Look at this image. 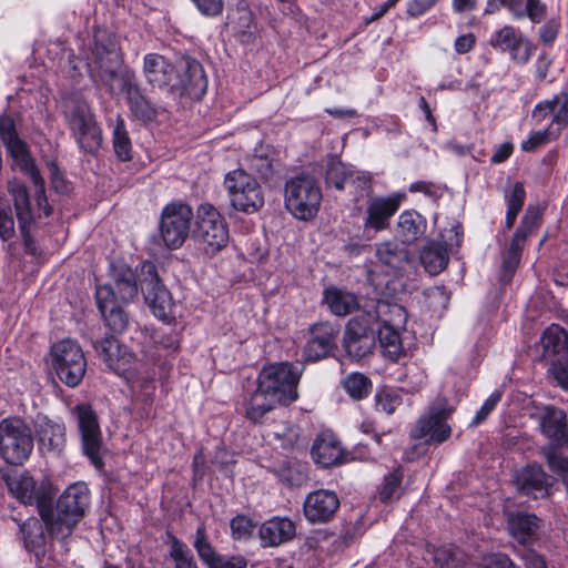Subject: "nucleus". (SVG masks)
<instances>
[{"instance_id":"nucleus-38","label":"nucleus","mask_w":568,"mask_h":568,"mask_svg":"<svg viewBox=\"0 0 568 568\" xmlns=\"http://www.w3.org/2000/svg\"><path fill=\"white\" fill-rule=\"evenodd\" d=\"M193 548L195 549L200 560L205 567H209L214 561L222 557L221 554L214 548L209 539L205 525L197 526L193 540Z\"/></svg>"},{"instance_id":"nucleus-30","label":"nucleus","mask_w":568,"mask_h":568,"mask_svg":"<svg viewBox=\"0 0 568 568\" xmlns=\"http://www.w3.org/2000/svg\"><path fill=\"white\" fill-rule=\"evenodd\" d=\"M312 456L315 463L329 467L342 463L343 449L336 436L331 432L321 433L313 446Z\"/></svg>"},{"instance_id":"nucleus-5","label":"nucleus","mask_w":568,"mask_h":568,"mask_svg":"<svg viewBox=\"0 0 568 568\" xmlns=\"http://www.w3.org/2000/svg\"><path fill=\"white\" fill-rule=\"evenodd\" d=\"M33 449V436L27 423L18 417L0 422V457L10 465H22Z\"/></svg>"},{"instance_id":"nucleus-17","label":"nucleus","mask_w":568,"mask_h":568,"mask_svg":"<svg viewBox=\"0 0 568 568\" xmlns=\"http://www.w3.org/2000/svg\"><path fill=\"white\" fill-rule=\"evenodd\" d=\"M139 283L145 303L149 305L154 316L160 320H166L172 308L171 296L169 291L161 283L153 263L145 262L142 264Z\"/></svg>"},{"instance_id":"nucleus-26","label":"nucleus","mask_w":568,"mask_h":568,"mask_svg":"<svg viewBox=\"0 0 568 568\" xmlns=\"http://www.w3.org/2000/svg\"><path fill=\"white\" fill-rule=\"evenodd\" d=\"M93 346L99 357L111 371L121 374L130 367L133 355L119 343L114 335L103 337L95 342Z\"/></svg>"},{"instance_id":"nucleus-48","label":"nucleus","mask_w":568,"mask_h":568,"mask_svg":"<svg viewBox=\"0 0 568 568\" xmlns=\"http://www.w3.org/2000/svg\"><path fill=\"white\" fill-rule=\"evenodd\" d=\"M248 166L255 171L261 178L270 179L274 172L273 162L263 148L255 149L254 154L247 158Z\"/></svg>"},{"instance_id":"nucleus-13","label":"nucleus","mask_w":568,"mask_h":568,"mask_svg":"<svg viewBox=\"0 0 568 568\" xmlns=\"http://www.w3.org/2000/svg\"><path fill=\"white\" fill-rule=\"evenodd\" d=\"M193 211L183 202H172L164 206L161 214L160 232L164 244L176 250L185 242L190 233Z\"/></svg>"},{"instance_id":"nucleus-46","label":"nucleus","mask_w":568,"mask_h":568,"mask_svg":"<svg viewBox=\"0 0 568 568\" xmlns=\"http://www.w3.org/2000/svg\"><path fill=\"white\" fill-rule=\"evenodd\" d=\"M14 217L10 204L0 197V240L8 242L16 236Z\"/></svg>"},{"instance_id":"nucleus-25","label":"nucleus","mask_w":568,"mask_h":568,"mask_svg":"<svg viewBox=\"0 0 568 568\" xmlns=\"http://www.w3.org/2000/svg\"><path fill=\"white\" fill-rule=\"evenodd\" d=\"M312 338L304 347V357L308 362H317L326 357L336 346L339 327L328 322L315 324L311 328Z\"/></svg>"},{"instance_id":"nucleus-20","label":"nucleus","mask_w":568,"mask_h":568,"mask_svg":"<svg viewBox=\"0 0 568 568\" xmlns=\"http://www.w3.org/2000/svg\"><path fill=\"white\" fill-rule=\"evenodd\" d=\"M450 410L444 404H436L429 407L412 429V436L416 439L427 438L432 442L442 443L450 436V427L446 420Z\"/></svg>"},{"instance_id":"nucleus-40","label":"nucleus","mask_w":568,"mask_h":568,"mask_svg":"<svg viewBox=\"0 0 568 568\" xmlns=\"http://www.w3.org/2000/svg\"><path fill=\"white\" fill-rule=\"evenodd\" d=\"M377 258L392 268H400L407 261V251L395 242L381 243L376 248Z\"/></svg>"},{"instance_id":"nucleus-10","label":"nucleus","mask_w":568,"mask_h":568,"mask_svg":"<svg viewBox=\"0 0 568 568\" xmlns=\"http://www.w3.org/2000/svg\"><path fill=\"white\" fill-rule=\"evenodd\" d=\"M53 368L62 383L75 387L84 377L87 359L80 345L72 339H63L51 348Z\"/></svg>"},{"instance_id":"nucleus-7","label":"nucleus","mask_w":568,"mask_h":568,"mask_svg":"<svg viewBox=\"0 0 568 568\" xmlns=\"http://www.w3.org/2000/svg\"><path fill=\"white\" fill-rule=\"evenodd\" d=\"M194 236L209 256L215 255L229 243L225 219L213 205L204 203L199 206Z\"/></svg>"},{"instance_id":"nucleus-8","label":"nucleus","mask_w":568,"mask_h":568,"mask_svg":"<svg viewBox=\"0 0 568 568\" xmlns=\"http://www.w3.org/2000/svg\"><path fill=\"white\" fill-rule=\"evenodd\" d=\"M322 193L315 180L307 175L291 179L285 186V206L300 220H311L318 212Z\"/></svg>"},{"instance_id":"nucleus-19","label":"nucleus","mask_w":568,"mask_h":568,"mask_svg":"<svg viewBox=\"0 0 568 568\" xmlns=\"http://www.w3.org/2000/svg\"><path fill=\"white\" fill-rule=\"evenodd\" d=\"M489 44L496 50L508 52L511 60L519 64H526L534 50L531 42L511 26L495 31L490 36Z\"/></svg>"},{"instance_id":"nucleus-3","label":"nucleus","mask_w":568,"mask_h":568,"mask_svg":"<svg viewBox=\"0 0 568 568\" xmlns=\"http://www.w3.org/2000/svg\"><path fill=\"white\" fill-rule=\"evenodd\" d=\"M89 505L88 486L84 483H74L59 497L54 508L52 501L44 507L41 518L51 535L65 538L84 517Z\"/></svg>"},{"instance_id":"nucleus-27","label":"nucleus","mask_w":568,"mask_h":568,"mask_svg":"<svg viewBox=\"0 0 568 568\" xmlns=\"http://www.w3.org/2000/svg\"><path fill=\"white\" fill-rule=\"evenodd\" d=\"M296 534V526L287 517H273L265 520L258 529L261 546L278 547L291 541Z\"/></svg>"},{"instance_id":"nucleus-47","label":"nucleus","mask_w":568,"mask_h":568,"mask_svg":"<svg viewBox=\"0 0 568 568\" xmlns=\"http://www.w3.org/2000/svg\"><path fill=\"white\" fill-rule=\"evenodd\" d=\"M377 410L393 414L402 405L403 399L398 392L390 388L378 389L375 394Z\"/></svg>"},{"instance_id":"nucleus-11","label":"nucleus","mask_w":568,"mask_h":568,"mask_svg":"<svg viewBox=\"0 0 568 568\" xmlns=\"http://www.w3.org/2000/svg\"><path fill=\"white\" fill-rule=\"evenodd\" d=\"M65 119L80 152L97 154L102 146L103 134L90 109H69Z\"/></svg>"},{"instance_id":"nucleus-37","label":"nucleus","mask_w":568,"mask_h":568,"mask_svg":"<svg viewBox=\"0 0 568 568\" xmlns=\"http://www.w3.org/2000/svg\"><path fill=\"white\" fill-rule=\"evenodd\" d=\"M377 336L384 356L392 362L397 361L404 351L399 333L393 326L384 323L378 328Z\"/></svg>"},{"instance_id":"nucleus-44","label":"nucleus","mask_w":568,"mask_h":568,"mask_svg":"<svg viewBox=\"0 0 568 568\" xmlns=\"http://www.w3.org/2000/svg\"><path fill=\"white\" fill-rule=\"evenodd\" d=\"M256 525L246 515H236L230 521L231 536L234 540L246 541L252 538Z\"/></svg>"},{"instance_id":"nucleus-62","label":"nucleus","mask_w":568,"mask_h":568,"mask_svg":"<svg viewBox=\"0 0 568 568\" xmlns=\"http://www.w3.org/2000/svg\"><path fill=\"white\" fill-rule=\"evenodd\" d=\"M34 185L37 187L36 201H37L38 210L42 211L44 216H49L51 214V212H52V207L48 203V199L45 196L43 179L41 178V182L40 183H34Z\"/></svg>"},{"instance_id":"nucleus-23","label":"nucleus","mask_w":568,"mask_h":568,"mask_svg":"<svg viewBox=\"0 0 568 568\" xmlns=\"http://www.w3.org/2000/svg\"><path fill=\"white\" fill-rule=\"evenodd\" d=\"M374 333L367 317H354L346 325L343 346L348 356L363 358L368 355L374 346Z\"/></svg>"},{"instance_id":"nucleus-18","label":"nucleus","mask_w":568,"mask_h":568,"mask_svg":"<svg viewBox=\"0 0 568 568\" xmlns=\"http://www.w3.org/2000/svg\"><path fill=\"white\" fill-rule=\"evenodd\" d=\"M405 194L372 196L367 200L364 229L381 232L389 227L390 217L398 211Z\"/></svg>"},{"instance_id":"nucleus-41","label":"nucleus","mask_w":568,"mask_h":568,"mask_svg":"<svg viewBox=\"0 0 568 568\" xmlns=\"http://www.w3.org/2000/svg\"><path fill=\"white\" fill-rule=\"evenodd\" d=\"M353 179L354 172L349 171L344 163L334 158L329 160L325 173V181L328 186L343 190L345 183Z\"/></svg>"},{"instance_id":"nucleus-1","label":"nucleus","mask_w":568,"mask_h":568,"mask_svg":"<svg viewBox=\"0 0 568 568\" xmlns=\"http://www.w3.org/2000/svg\"><path fill=\"white\" fill-rule=\"evenodd\" d=\"M143 73L152 87L169 88L191 102L200 101L207 89L202 64L191 58H182L173 64L161 54L149 53L144 57Z\"/></svg>"},{"instance_id":"nucleus-15","label":"nucleus","mask_w":568,"mask_h":568,"mask_svg":"<svg viewBox=\"0 0 568 568\" xmlns=\"http://www.w3.org/2000/svg\"><path fill=\"white\" fill-rule=\"evenodd\" d=\"M72 414L75 416L78 422L83 453L95 467H102L103 463L101 453L103 444L97 414L88 404H79L74 406Z\"/></svg>"},{"instance_id":"nucleus-51","label":"nucleus","mask_w":568,"mask_h":568,"mask_svg":"<svg viewBox=\"0 0 568 568\" xmlns=\"http://www.w3.org/2000/svg\"><path fill=\"white\" fill-rule=\"evenodd\" d=\"M525 2L526 0H487L485 13L493 14L499 11L500 8H506L515 18H524Z\"/></svg>"},{"instance_id":"nucleus-31","label":"nucleus","mask_w":568,"mask_h":568,"mask_svg":"<svg viewBox=\"0 0 568 568\" xmlns=\"http://www.w3.org/2000/svg\"><path fill=\"white\" fill-rule=\"evenodd\" d=\"M278 404L283 403L257 384L245 405V415L253 423H257Z\"/></svg>"},{"instance_id":"nucleus-60","label":"nucleus","mask_w":568,"mask_h":568,"mask_svg":"<svg viewBox=\"0 0 568 568\" xmlns=\"http://www.w3.org/2000/svg\"><path fill=\"white\" fill-rule=\"evenodd\" d=\"M481 568H518L508 556L495 554L486 557Z\"/></svg>"},{"instance_id":"nucleus-28","label":"nucleus","mask_w":568,"mask_h":568,"mask_svg":"<svg viewBox=\"0 0 568 568\" xmlns=\"http://www.w3.org/2000/svg\"><path fill=\"white\" fill-rule=\"evenodd\" d=\"M539 427L542 434L550 440L548 447H554L555 449L568 447L567 419L562 409L547 407L540 416Z\"/></svg>"},{"instance_id":"nucleus-59","label":"nucleus","mask_w":568,"mask_h":568,"mask_svg":"<svg viewBox=\"0 0 568 568\" xmlns=\"http://www.w3.org/2000/svg\"><path fill=\"white\" fill-rule=\"evenodd\" d=\"M247 559L241 555L231 557H220L219 560L214 561L207 568H246Z\"/></svg>"},{"instance_id":"nucleus-6","label":"nucleus","mask_w":568,"mask_h":568,"mask_svg":"<svg viewBox=\"0 0 568 568\" xmlns=\"http://www.w3.org/2000/svg\"><path fill=\"white\" fill-rule=\"evenodd\" d=\"M302 369L288 362L274 363L264 366L257 375L260 384L266 393L274 394L283 405L291 404L298 398L297 386Z\"/></svg>"},{"instance_id":"nucleus-34","label":"nucleus","mask_w":568,"mask_h":568,"mask_svg":"<svg viewBox=\"0 0 568 568\" xmlns=\"http://www.w3.org/2000/svg\"><path fill=\"white\" fill-rule=\"evenodd\" d=\"M324 301L331 312L337 316H346L358 307V302L354 294L336 287L325 290Z\"/></svg>"},{"instance_id":"nucleus-52","label":"nucleus","mask_w":568,"mask_h":568,"mask_svg":"<svg viewBox=\"0 0 568 568\" xmlns=\"http://www.w3.org/2000/svg\"><path fill=\"white\" fill-rule=\"evenodd\" d=\"M434 561L436 568H466L462 561L460 554L446 547L435 551Z\"/></svg>"},{"instance_id":"nucleus-16","label":"nucleus","mask_w":568,"mask_h":568,"mask_svg":"<svg viewBox=\"0 0 568 568\" xmlns=\"http://www.w3.org/2000/svg\"><path fill=\"white\" fill-rule=\"evenodd\" d=\"M7 191L13 202L24 250L30 254H34L37 247L31 231L36 223V217L31 207L29 191L24 183L16 179L8 181Z\"/></svg>"},{"instance_id":"nucleus-21","label":"nucleus","mask_w":568,"mask_h":568,"mask_svg":"<svg viewBox=\"0 0 568 568\" xmlns=\"http://www.w3.org/2000/svg\"><path fill=\"white\" fill-rule=\"evenodd\" d=\"M339 505V498L334 490L317 489L305 497L303 514L311 524H326L334 518Z\"/></svg>"},{"instance_id":"nucleus-55","label":"nucleus","mask_w":568,"mask_h":568,"mask_svg":"<svg viewBox=\"0 0 568 568\" xmlns=\"http://www.w3.org/2000/svg\"><path fill=\"white\" fill-rule=\"evenodd\" d=\"M500 399H501L500 390H496L493 394H490V396L484 402L480 409L474 416V418L470 423V426L476 427V426L480 425L487 418V416L495 409V407L497 406V404L499 403Z\"/></svg>"},{"instance_id":"nucleus-56","label":"nucleus","mask_w":568,"mask_h":568,"mask_svg":"<svg viewBox=\"0 0 568 568\" xmlns=\"http://www.w3.org/2000/svg\"><path fill=\"white\" fill-rule=\"evenodd\" d=\"M526 192L523 183H515L513 190L505 195V200L508 209L520 211L525 203Z\"/></svg>"},{"instance_id":"nucleus-45","label":"nucleus","mask_w":568,"mask_h":568,"mask_svg":"<svg viewBox=\"0 0 568 568\" xmlns=\"http://www.w3.org/2000/svg\"><path fill=\"white\" fill-rule=\"evenodd\" d=\"M115 88H119L125 94V101L131 106H142L146 103L144 95L141 93V90L135 82L133 71L128 73V81H118Z\"/></svg>"},{"instance_id":"nucleus-36","label":"nucleus","mask_w":568,"mask_h":568,"mask_svg":"<svg viewBox=\"0 0 568 568\" xmlns=\"http://www.w3.org/2000/svg\"><path fill=\"white\" fill-rule=\"evenodd\" d=\"M539 527V519L532 514L516 513L508 517V529L519 541L529 540Z\"/></svg>"},{"instance_id":"nucleus-57","label":"nucleus","mask_w":568,"mask_h":568,"mask_svg":"<svg viewBox=\"0 0 568 568\" xmlns=\"http://www.w3.org/2000/svg\"><path fill=\"white\" fill-rule=\"evenodd\" d=\"M524 12L534 23H539L546 14V6L540 0H526Z\"/></svg>"},{"instance_id":"nucleus-9","label":"nucleus","mask_w":568,"mask_h":568,"mask_svg":"<svg viewBox=\"0 0 568 568\" xmlns=\"http://www.w3.org/2000/svg\"><path fill=\"white\" fill-rule=\"evenodd\" d=\"M231 205L247 214L257 212L264 205V197L257 181L243 169L230 171L224 179Z\"/></svg>"},{"instance_id":"nucleus-12","label":"nucleus","mask_w":568,"mask_h":568,"mask_svg":"<svg viewBox=\"0 0 568 568\" xmlns=\"http://www.w3.org/2000/svg\"><path fill=\"white\" fill-rule=\"evenodd\" d=\"M545 358L556 357L549 368L555 382L568 392V332L559 325H550L542 334Z\"/></svg>"},{"instance_id":"nucleus-2","label":"nucleus","mask_w":568,"mask_h":568,"mask_svg":"<svg viewBox=\"0 0 568 568\" xmlns=\"http://www.w3.org/2000/svg\"><path fill=\"white\" fill-rule=\"evenodd\" d=\"M138 294L134 271L125 264L112 266V282L99 285L95 290L98 308L105 326L114 335L123 334L129 326V316L123 304L131 302Z\"/></svg>"},{"instance_id":"nucleus-14","label":"nucleus","mask_w":568,"mask_h":568,"mask_svg":"<svg viewBox=\"0 0 568 568\" xmlns=\"http://www.w3.org/2000/svg\"><path fill=\"white\" fill-rule=\"evenodd\" d=\"M6 481L10 493L24 505L36 506L40 516L53 501L55 493L47 480L37 483L30 475L21 474L9 476Z\"/></svg>"},{"instance_id":"nucleus-49","label":"nucleus","mask_w":568,"mask_h":568,"mask_svg":"<svg viewBox=\"0 0 568 568\" xmlns=\"http://www.w3.org/2000/svg\"><path fill=\"white\" fill-rule=\"evenodd\" d=\"M402 478L403 474L399 469H395L384 477L379 491V499L382 501L386 503L399 496Z\"/></svg>"},{"instance_id":"nucleus-24","label":"nucleus","mask_w":568,"mask_h":568,"mask_svg":"<svg viewBox=\"0 0 568 568\" xmlns=\"http://www.w3.org/2000/svg\"><path fill=\"white\" fill-rule=\"evenodd\" d=\"M515 481L523 495L535 499L550 496L554 486V478L538 464H531L518 470Z\"/></svg>"},{"instance_id":"nucleus-42","label":"nucleus","mask_w":568,"mask_h":568,"mask_svg":"<svg viewBox=\"0 0 568 568\" xmlns=\"http://www.w3.org/2000/svg\"><path fill=\"white\" fill-rule=\"evenodd\" d=\"M113 149L121 161H130L132 159V145L129 134L125 130L123 120L118 118L116 125L113 130Z\"/></svg>"},{"instance_id":"nucleus-63","label":"nucleus","mask_w":568,"mask_h":568,"mask_svg":"<svg viewBox=\"0 0 568 568\" xmlns=\"http://www.w3.org/2000/svg\"><path fill=\"white\" fill-rule=\"evenodd\" d=\"M559 26V22L556 20L547 21L540 29V40L547 44L554 42V40L557 38Z\"/></svg>"},{"instance_id":"nucleus-54","label":"nucleus","mask_w":568,"mask_h":568,"mask_svg":"<svg viewBox=\"0 0 568 568\" xmlns=\"http://www.w3.org/2000/svg\"><path fill=\"white\" fill-rule=\"evenodd\" d=\"M555 132L549 126L546 130L534 132L529 135V138L521 143V149L525 152H532L541 145L548 143L554 135Z\"/></svg>"},{"instance_id":"nucleus-39","label":"nucleus","mask_w":568,"mask_h":568,"mask_svg":"<svg viewBox=\"0 0 568 568\" xmlns=\"http://www.w3.org/2000/svg\"><path fill=\"white\" fill-rule=\"evenodd\" d=\"M169 558L174 565L173 568H199L194 555L185 542L169 535Z\"/></svg>"},{"instance_id":"nucleus-32","label":"nucleus","mask_w":568,"mask_h":568,"mask_svg":"<svg viewBox=\"0 0 568 568\" xmlns=\"http://www.w3.org/2000/svg\"><path fill=\"white\" fill-rule=\"evenodd\" d=\"M10 155L14 159L20 169L28 174L33 183L41 182V175L31 156L28 145L19 136L3 142Z\"/></svg>"},{"instance_id":"nucleus-64","label":"nucleus","mask_w":568,"mask_h":568,"mask_svg":"<svg viewBox=\"0 0 568 568\" xmlns=\"http://www.w3.org/2000/svg\"><path fill=\"white\" fill-rule=\"evenodd\" d=\"M18 136L16 132L14 121L4 115H0V138L2 142Z\"/></svg>"},{"instance_id":"nucleus-50","label":"nucleus","mask_w":568,"mask_h":568,"mask_svg":"<svg viewBox=\"0 0 568 568\" xmlns=\"http://www.w3.org/2000/svg\"><path fill=\"white\" fill-rule=\"evenodd\" d=\"M423 294L428 307L435 312L445 310L450 300V294L444 286L428 287Z\"/></svg>"},{"instance_id":"nucleus-53","label":"nucleus","mask_w":568,"mask_h":568,"mask_svg":"<svg viewBox=\"0 0 568 568\" xmlns=\"http://www.w3.org/2000/svg\"><path fill=\"white\" fill-rule=\"evenodd\" d=\"M408 190L410 193H423L433 202H437L443 196L444 193V187L434 182L428 181L414 182L409 185Z\"/></svg>"},{"instance_id":"nucleus-29","label":"nucleus","mask_w":568,"mask_h":568,"mask_svg":"<svg viewBox=\"0 0 568 568\" xmlns=\"http://www.w3.org/2000/svg\"><path fill=\"white\" fill-rule=\"evenodd\" d=\"M538 214H526L523 217L521 223L519 227L516 230L509 244V247L507 250V253L504 257L503 267L506 272H509L510 274L515 272L520 262L521 252L525 246V243L528 236L531 234V232L538 226Z\"/></svg>"},{"instance_id":"nucleus-22","label":"nucleus","mask_w":568,"mask_h":568,"mask_svg":"<svg viewBox=\"0 0 568 568\" xmlns=\"http://www.w3.org/2000/svg\"><path fill=\"white\" fill-rule=\"evenodd\" d=\"M38 448L42 454L60 455L67 444V430L63 423L45 415H37L33 422Z\"/></svg>"},{"instance_id":"nucleus-33","label":"nucleus","mask_w":568,"mask_h":568,"mask_svg":"<svg viewBox=\"0 0 568 568\" xmlns=\"http://www.w3.org/2000/svg\"><path fill=\"white\" fill-rule=\"evenodd\" d=\"M397 229L403 241L412 243L425 234L427 221L417 211L406 210L398 216Z\"/></svg>"},{"instance_id":"nucleus-43","label":"nucleus","mask_w":568,"mask_h":568,"mask_svg":"<svg viewBox=\"0 0 568 568\" xmlns=\"http://www.w3.org/2000/svg\"><path fill=\"white\" fill-rule=\"evenodd\" d=\"M371 386V381L361 373H352L343 382L345 392L354 399L366 397Z\"/></svg>"},{"instance_id":"nucleus-58","label":"nucleus","mask_w":568,"mask_h":568,"mask_svg":"<svg viewBox=\"0 0 568 568\" xmlns=\"http://www.w3.org/2000/svg\"><path fill=\"white\" fill-rule=\"evenodd\" d=\"M438 0H409L406 12L412 18H418L433 8Z\"/></svg>"},{"instance_id":"nucleus-4","label":"nucleus","mask_w":568,"mask_h":568,"mask_svg":"<svg viewBox=\"0 0 568 568\" xmlns=\"http://www.w3.org/2000/svg\"><path fill=\"white\" fill-rule=\"evenodd\" d=\"M92 72L100 81L115 89L118 81H128L129 68L123 64V58L115 40L105 31L94 34L93 69Z\"/></svg>"},{"instance_id":"nucleus-61","label":"nucleus","mask_w":568,"mask_h":568,"mask_svg":"<svg viewBox=\"0 0 568 568\" xmlns=\"http://www.w3.org/2000/svg\"><path fill=\"white\" fill-rule=\"evenodd\" d=\"M197 9L205 16H219L223 10L222 0H192Z\"/></svg>"},{"instance_id":"nucleus-35","label":"nucleus","mask_w":568,"mask_h":568,"mask_svg":"<svg viewBox=\"0 0 568 568\" xmlns=\"http://www.w3.org/2000/svg\"><path fill=\"white\" fill-rule=\"evenodd\" d=\"M448 260V252L443 243L430 242L420 252V262L432 275L440 273L447 266Z\"/></svg>"}]
</instances>
